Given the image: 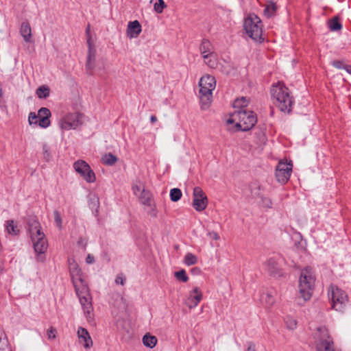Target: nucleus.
Listing matches in <instances>:
<instances>
[{
	"label": "nucleus",
	"instance_id": "1",
	"mask_svg": "<svg viewBox=\"0 0 351 351\" xmlns=\"http://www.w3.org/2000/svg\"><path fill=\"white\" fill-rule=\"evenodd\" d=\"M28 232L33 243L34 252L36 254V260L43 263L45 260V253L48 247V243L45 234L43 231L40 223L34 218L28 221Z\"/></svg>",
	"mask_w": 351,
	"mask_h": 351
},
{
	"label": "nucleus",
	"instance_id": "2",
	"mask_svg": "<svg viewBox=\"0 0 351 351\" xmlns=\"http://www.w3.org/2000/svg\"><path fill=\"white\" fill-rule=\"evenodd\" d=\"M274 104L282 112L289 113L291 111L294 100L287 87L278 82L273 85L271 89Z\"/></svg>",
	"mask_w": 351,
	"mask_h": 351
},
{
	"label": "nucleus",
	"instance_id": "3",
	"mask_svg": "<svg viewBox=\"0 0 351 351\" xmlns=\"http://www.w3.org/2000/svg\"><path fill=\"white\" fill-rule=\"evenodd\" d=\"M257 121L256 114L253 111L239 110L234 111L227 119L228 124L236 123L237 128L242 131H247L252 128Z\"/></svg>",
	"mask_w": 351,
	"mask_h": 351
},
{
	"label": "nucleus",
	"instance_id": "4",
	"mask_svg": "<svg viewBox=\"0 0 351 351\" xmlns=\"http://www.w3.org/2000/svg\"><path fill=\"white\" fill-rule=\"evenodd\" d=\"M199 86V93L202 108L203 110H206L211 104L213 91L215 90L216 86V80L213 76L205 75L200 78Z\"/></svg>",
	"mask_w": 351,
	"mask_h": 351
},
{
	"label": "nucleus",
	"instance_id": "5",
	"mask_svg": "<svg viewBox=\"0 0 351 351\" xmlns=\"http://www.w3.org/2000/svg\"><path fill=\"white\" fill-rule=\"evenodd\" d=\"M315 276L310 267H306L301 271L299 278V293L304 301L311 299L314 289Z\"/></svg>",
	"mask_w": 351,
	"mask_h": 351
},
{
	"label": "nucleus",
	"instance_id": "6",
	"mask_svg": "<svg viewBox=\"0 0 351 351\" xmlns=\"http://www.w3.org/2000/svg\"><path fill=\"white\" fill-rule=\"evenodd\" d=\"M84 118L81 112H68L59 119L58 124L62 131L76 130L84 124Z\"/></svg>",
	"mask_w": 351,
	"mask_h": 351
},
{
	"label": "nucleus",
	"instance_id": "7",
	"mask_svg": "<svg viewBox=\"0 0 351 351\" xmlns=\"http://www.w3.org/2000/svg\"><path fill=\"white\" fill-rule=\"evenodd\" d=\"M244 29L247 34L252 40L261 42L262 38V24L261 21L256 15L250 14L244 21Z\"/></svg>",
	"mask_w": 351,
	"mask_h": 351
},
{
	"label": "nucleus",
	"instance_id": "8",
	"mask_svg": "<svg viewBox=\"0 0 351 351\" xmlns=\"http://www.w3.org/2000/svg\"><path fill=\"white\" fill-rule=\"evenodd\" d=\"M317 351H335L333 341L324 326L318 327L314 334Z\"/></svg>",
	"mask_w": 351,
	"mask_h": 351
},
{
	"label": "nucleus",
	"instance_id": "9",
	"mask_svg": "<svg viewBox=\"0 0 351 351\" xmlns=\"http://www.w3.org/2000/svg\"><path fill=\"white\" fill-rule=\"evenodd\" d=\"M73 168L87 182L92 183L95 181V173L86 161L82 160L75 161Z\"/></svg>",
	"mask_w": 351,
	"mask_h": 351
},
{
	"label": "nucleus",
	"instance_id": "10",
	"mask_svg": "<svg viewBox=\"0 0 351 351\" xmlns=\"http://www.w3.org/2000/svg\"><path fill=\"white\" fill-rule=\"evenodd\" d=\"M292 172V163L280 161L276 169V177L281 184H285L290 178Z\"/></svg>",
	"mask_w": 351,
	"mask_h": 351
},
{
	"label": "nucleus",
	"instance_id": "11",
	"mask_svg": "<svg viewBox=\"0 0 351 351\" xmlns=\"http://www.w3.org/2000/svg\"><path fill=\"white\" fill-rule=\"evenodd\" d=\"M332 307L336 311H341L343 309L348 302V295L343 290L336 287L332 289Z\"/></svg>",
	"mask_w": 351,
	"mask_h": 351
},
{
	"label": "nucleus",
	"instance_id": "12",
	"mask_svg": "<svg viewBox=\"0 0 351 351\" xmlns=\"http://www.w3.org/2000/svg\"><path fill=\"white\" fill-rule=\"evenodd\" d=\"M193 206L197 211H202L204 210L208 204V199L206 194L202 191V189L196 186L193 189Z\"/></svg>",
	"mask_w": 351,
	"mask_h": 351
},
{
	"label": "nucleus",
	"instance_id": "13",
	"mask_svg": "<svg viewBox=\"0 0 351 351\" xmlns=\"http://www.w3.org/2000/svg\"><path fill=\"white\" fill-rule=\"evenodd\" d=\"M203 294L201 289L195 287L189 292L188 296L184 301V304L192 309L196 307L202 300Z\"/></svg>",
	"mask_w": 351,
	"mask_h": 351
},
{
	"label": "nucleus",
	"instance_id": "14",
	"mask_svg": "<svg viewBox=\"0 0 351 351\" xmlns=\"http://www.w3.org/2000/svg\"><path fill=\"white\" fill-rule=\"evenodd\" d=\"M264 269L273 277H279L282 276V272L280 266L274 258H269L264 263Z\"/></svg>",
	"mask_w": 351,
	"mask_h": 351
},
{
	"label": "nucleus",
	"instance_id": "15",
	"mask_svg": "<svg viewBox=\"0 0 351 351\" xmlns=\"http://www.w3.org/2000/svg\"><path fill=\"white\" fill-rule=\"evenodd\" d=\"M91 299L90 294L79 298L80 302L88 322L93 319L92 312L93 311V308L91 303Z\"/></svg>",
	"mask_w": 351,
	"mask_h": 351
},
{
	"label": "nucleus",
	"instance_id": "16",
	"mask_svg": "<svg viewBox=\"0 0 351 351\" xmlns=\"http://www.w3.org/2000/svg\"><path fill=\"white\" fill-rule=\"evenodd\" d=\"M88 52L87 56V60L86 63V69L91 73L95 67V58H96V49L95 47L88 39Z\"/></svg>",
	"mask_w": 351,
	"mask_h": 351
},
{
	"label": "nucleus",
	"instance_id": "17",
	"mask_svg": "<svg viewBox=\"0 0 351 351\" xmlns=\"http://www.w3.org/2000/svg\"><path fill=\"white\" fill-rule=\"evenodd\" d=\"M51 115L50 110L47 108H41L38 112L39 117L38 125L42 128H46L51 124L49 118Z\"/></svg>",
	"mask_w": 351,
	"mask_h": 351
},
{
	"label": "nucleus",
	"instance_id": "18",
	"mask_svg": "<svg viewBox=\"0 0 351 351\" xmlns=\"http://www.w3.org/2000/svg\"><path fill=\"white\" fill-rule=\"evenodd\" d=\"M77 337L80 343L84 344L86 349H88L93 346V341L88 330L82 327H79L77 329Z\"/></svg>",
	"mask_w": 351,
	"mask_h": 351
},
{
	"label": "nucleus",
	"instance_id": "19",
	"mask_svg": "<svg viewBox=\"0 0 351 351\" xmlns=\"http://www.w3.org/2000/svg\"><path fill=\"white\" fill-rule=\"evenodd\" d=\"M141 32V25L138 21L130 22L128 25L127 34L130 38H136Z\"/></svg>",
	"mask_w": 351,
	"mask_h": 351
},
{
	"label": "nucleus",
	"instance_id": "20",
	"mask_svg": "<svg viewBox=\"0 0 351 351\" xmlns=\"http://www.w3.org/2000/svg\"><path fill=\"white\" fill-rule=\"evenodd\" d=\"M69 271L73 282L82 279V271L74 260L69 261Z\"/></svg>",
	"mask_w": 351,
	"mask_h": 351
},
{
	"label": "nucleus",
	"instance_id": "21",
	"mask_svg": "<svg viewBox=\"0 0 351 351\" xmlns=\"http://www.w3.org/2000/svg\"><path fill=\"white\" fill-rule=\"evenodd\" d=\"M75 292L78 298L89 295V291L87 285L84 282L83 279L75 280L73 282Z\"/></svg>",
	"mask_w": 351,
	"mask_h": 351
},
{
	"label": "nucleus",
	"instance_id": "22",
	"mask_svg": "<svg viewBox=\"0 0 351 351\" xmlns=\"http://www.w3.org/2000/svg\"><path fill=\"white\" fill-rule=\"evenodd\" d=\"M199 51L203 58H206L207 56L215 52L213 46L208 40H202L199 46Z\"/></svg>",
	"mask_w": 351,
	"mask_h": 351
},
{
	"label": "nucleus",
	"instance_id": "23",
	"mask_svg": "<svg viewBox=\"0 0 351 351\" xmlns=\"http://www.w3.org/2000/svg\"><path fill=\"white\" fill-rule=\"evenodd\" d=\"M20 34L23 36L26 43H30L32 38V29L28 22H23L21 28Z\"/></svg>",
	"mask_w": 351,
	"mask_h": 351
},
{
	"label": "nucleus",
	"instance_id": "24",
	"mask_svg": "<svg viewBox=\"0 0 351 351\" xmlns=\"http://www.w3.org/2000/svg\"><path fill=\"white\" fill-rule=\"evenodd\" d=\"M261 303L267 308L271 307L275 303V297L271 291L263 293L261 298Z\"/></svg>",
	"mask_w": 351,
	"mask_h": 351
},
{
	"label": "nucleus",
	"instance_id": "25",
	"mask_svg": "<svg viewBox=\"0 0 351 351\" xmlns=\"http://www.w3.org/2000/svg\"><path fill=\"white\" fill-rule=\"evenodd\" d=\"M139 201L143 205H147L153 201V197L152 193L145 189H143L141 193L138 195Z\"/></svg>",
	"mask_w": 351,
	"mask_h": 351
},
{
	"label": "nucleus",
	"instance_id": "26",
	"mask_svg": "<svg viewBox=\"0 0 351 351\" xmlns=\"http://www.w3.org/2000/svg\"><path fill=\"white\" fill-rule=\"evenodd\" d=\"M157 338L155 336L147 333L143 337V344L148 348H153L157 343Z\"/></svg>",
	"mask_w": 351,
	"mask_h": 351
},
{
	"label": "nucleus",
	"instance_id": "27",
	"mask_svg": "<svg viewBox=\"0 0 351 351\" xmlns=\"http://www.w3.org/2000/svg\"><path fill=\"white\" fill-rule=\"evenodd\" d=\"M203 59L204 60L205 64L210 68L215 69L217 66L218 60L215 52L210 53V55L207 56L206 58Z\"/></svg>",
	"mask_w": 351,
	"mask_h": 351
},
{
	"label": "nucleus",
	"instance_id": "28",
	"mask_svg": "<svg viewBox=\"0 0 351 351\" xmlns=\"http://www.w3.org/2000/svg\"><path fill=\"white\" fill-rule=\"evenodd\" d=\"M117 161V158L111 153L106 154L101 157V162L104 165H113Z\"/></svg>",
	"mask_w": 351,
	"mask_h": 351
},
{
	"label": "nucleus",
	"instance_id": "29",
	"mask_svg": "<svg viewBox=\"0 0 351 351\" xmlns=\"http://www.w3.org/2000/svg\"><path fill=\"white\" fill-rule=\"evenodd\" d=\"M249 104V99L245 97L238 98L234 100L233 106L234 108H239L240 110H244L243 108L246 107Z\"/></svg>",
	"mask_w": 351,
	"mask_h": 351
},
{
	"label": "nucleus",
	"instance_id": "30",
	"mask_svg": "<svg viewBox=\"0 0 351 351\" xmlns=\"http://www.w3.org/2000/svg\"><path fill=\"white\" fill-rule=\"evenodd\" d=\"M183 263L187 266L193 265L197 263V257L195 254L188 252L184 256Z\"/></svg>",
	"mask_w": 351,
	"mask_h": 351
},
{
	"label": "nucleus",
	"instance_id": "31",
	"mask_svg": "<svg viewBox=\"0 0 351 351\" xmlns=\"http://www.w3.org/2000/svg\"><path fill=\"white\" fill-rule=\"evenodd\" d=\"M6 230L8 234L12 235H16L19 232V230L17 226L14 224L13 220H10L6 222L5 225Z\"/></svg>",
	"mask_w": 351,
	"mask_h": 351
},
{
	"label": "nucleus",
	"instance_id": "32",
	"mask_svg": "<svg viewBox=\"0 0 351 351\" xmlns=\"http://www.w3.org/2000/svg\"><path fill=\"white\" fill-rule=\"evenodd\" d=\"M328 27L331 31H339L341 29L342 25L339 21L338 17H334L328 22Z\"/></svg>",
	"mask_w": 351,
	"mask_h": 351
},
{
	"label": "nucleus",
	"instance_id": "33",
	"mask_svg": "<svg viewBox=\"0 0 351 351\" xmlns=\"http://www.w3.org/2000/svg\"><path fill=\"white\" fill-rule=\"evenodd\" d=\"M49 88L47 86H41L36 90L38 97L45 99L49 95Z\"/></svg>",
	"mask_w": 351,
	"mask_h": 351
},
{
	"label": "nucleus",
	"instance_id": "34",
	"mask_svg": "<svg viewBox=\"0 0 351 351\" xmlns=\"http://www.w3.org/2000/svg\"><path fill=\"white\" fill-rule=\"evenodd\" d=\"M169 195H170L171 200L172 202H176L180 199V198L182 197V191H180V189H177V188H173L170 190Z\"/></svg>",
	"mask_w": 351,
	"mask_h": 351
},
{
	"label": "nucleus",
	"instance_id": "35",
	"mask_svg": "<svg viewBox=\"0 0 351 351\" xmlns=\"http://www.w3.org/2000/svg\"><path fill=\"white\" fill-rule=\"evenodd\" d=\"M276 10V5L273 3H269L266 5L264 10V14L267 17H271L274 14Z\"/></svg>",
	"mask_w": 351,
	"mask_h": 351
},
{
	"label": "nucleus",
	"instance_id": "36",
	"mask_svg": "<svg viewBox=\"0 0 351 351\" xmlns=\"http://www.w3.org/2000/svg\"><path fill=\"white\" fill-rule=\"evenodd\" d=\"M132 189L134 194L138 196L139 193H141V191L143 189H145V188L143 186L142 182H141L140 180H136V182L133 184Z\"/></svg>",
	"mask_w": 351,
	"mask_h": 351
},
{
	"label": "nucleus",
	"instance_id": "37",
	"mask_svg": "<svg viewBox=\"0 0 351 351\" xmlns=\"http://www.w3.org/2000/svg\"><path fill=\"white\" fill-rule=\"evenodd\" d=\"M145 206L148 208L147 213L149 215L152 217H156L157 216L158 211L154 200Z\"/></svg>",
	"mask_w": 351,
	"mask_h": 351
},
{
	"label": "nucleus",
	"instance_id": "38",
	"mask_svg": "<svg viewBox=\"0 0 351 351\" xmlns=\"http://www.w3.org/2000/svg\"><path fill=\"white\" fill-rule=\"evenodd\" d=\"M39 117L38 114L34 112H31L28 116V122L30 125H38Z\"/></svg>",
	"mask_w": 351,
	"mask_h": 351
},
{
	"label": "nucleus",
	"instance_id": "39",
	"mask_svg": "<svg viewBox=\"0 0 351 351\" xmlns=\"http://www.w3.org/2000/svg\"><path fill=\"white\" fill-rule=\"evenodd\" d=\"M175 276L178 280L184 282H187L189 280V278L186 274V271L184 269L175 272Z\"/></svg>",
	"mask_w": 351,
	"mask_h": 351
},
{
	"label": "nucleus",
	"instance_id": "40",
	"mask_svg": "<svg viewBox=\"0 0 351 351\" xmlns=\"http://www.w3.org/2000/svg\"><path fill=\"white\" fill-rule=\"evenodd\" d=\"M285 324L288 329L293 330L297 327V321L292 317H287Z\"/></svg>",
	"mask_w": 351,
	"mask_h": 351
},
{
	"label": "nucleus",
	"instance_id": "41",
	"mask_svg": "<svg viewBox=\"0 0 351 351\" xmlns=\"http://www.w3.org/2000/svg\"><path fill=\"white\" fill-rule=\"evenodd\" d=\"M166 7V5L163 0H158V2H156L154 4V10L157 13H162L163 11V9Z\"/></svg>",
	"mask_w": 351,
	"mask_h": 351
},
{
	"label": "nucleus",
	"instance_id": "42",
	"mask_svg": "<svg viewBox=\"0 0 351 351\" xmlns=\"http://www.w3.org/2000/svg\"><path fill=\"white\" fill-rule=\"evenodd\" d=\"M261 204L263 208H271L272 207L271 200L267 197H261Z\"/></svg>",
	"mask_w": 351,
	"mask_h": 351
},
{
	"label": "nucleus",
	"instance_id": "43",
	"mask_svg": "<svg viewBox=\"0 0 351 351\" xmlns=\"http://www.w3.org/2000/svg\"><path fill=\"white\" fill-rule=\"evenodd\" d=\"M53 215H54V220H55V223H56V226L59 228H61L62 223V216H61L60 213L58 210H54Z\"/></svg>",
	"mask_w": 351,
	"mask_h": 351
},
{
	"label": "nucleus",
	"instance_id": "44",
	"mask_svg": "<svg viewBox=\"0 0 351 351\" xmlns=\"http://www.w3.org/2000/svg\"><path fill=\"white\" fill-rule=\"evenodd\" d=\"M56 329L53 327L49 328L47 331V337L49 339H55L56 338Z\"/></svg>",
	"mask_w": 351,
	"mask_h": 351
},
{
	"label": "nucleus",
	"instance_id": "45",
	"mask_svg": "<svg viewBox=\"0 0 351 351\" xmlns=\"http://www.w3.org/2000/svg\"><path fill=\"white\" fill-rule=\"evenodd\" d=\"M43 152L45 158H46L47 160H49V158H50V150H49V147L47 144H44L43 145Z\"/></svg>",
	"mask_w": 351,
	"mask_h": 351
},
{
	"label": "nucleus",
	"instance_id": "46",
	"mask_svg": "<svg viewBox=\"0 0 351 351\" xmlns=\"http://www.w3.org/2000/svg\"><path fill=\"white\" fill-rule=\"evenodd\" d=\"M125 282V278L122 274H119L117 276L115 279V282L117 285H124Z\"/></svg>",
	"mask_w": 351,
	"mask_h": 351
},
{
	"label": "nucleus",
	"instance_id": "47",
	"mask_svg": "<svg viewBox=\"0 0 351 351\" xmlns=\"http://www.w3.org/2000/svg\"><path fill=\"white\" fill-rule=\"evenodd\" d=\"M208 236L212 240L217 241L219 239V235L216 232H214V231L209 232L208 233Z\"/></svg>",
	"mask_w": 351,
	"mask_h": 351
},
{
	"label": "nucleus",
	"instance_id": "48",
	"mask_svg": "<svg viewBox=\"0 0 351 351\" xmlns=\"http://www.w3.org/2000/svg\"><path fill=\"white\" fill-rule=\"evenodd\" d=\"M95 261V258H94V256H92L91 254H88L86 258V262L87 264H92Z\"/></svg>",
	"mask_w": 351,
	"mask_h": 351
},
{
	"label": "nucleus",
	"instance_id": "49",
	"mask_svg": "<svg viewBox=\"0 0 351 351\" xmlns=\"http://www.w3.org/2000/svg\"><path fill=\"white\" fill-rule=\"evenodd\" d=\"M158 121L157 117L155 115H152L150 117V121L152 123H154Z\"/></svg>",
	"mask_w": 351,
	"mask_h": 351
},
{
	"label": "nucleus",
	"instance_id": "50",
	"mask_svg": "<svg viewBox=\"0 0 351 351\" xmlns=\"http://www.w3.org/2000/svg\"><path fill=\"white\" fill-rule=\"evenodd\" d=\"M333 65L337 68H341V62L339 61L334 62Z\"/></svg>",
	"mask_w": 351,
	"mask_h": 351
},
{
	"label": "nucleus",
	"instance_id": "51",
	"mask_svg": "<svg viewBox=\"0 0 351 351\" xmlns=\"http://www.w3.org/2000/svg\"><path fill=\"white\" fill-rule=\"evenodd\" d=\"M247 351H256L255 346L254 345H250L248 346Z\"/></svg>",
	"mask_w": 351,
	"mask_h": 351
},
{
	"label": "nucleus",
	"instance_id": "52",
	"mask_svg": "<svg viewBox=\"0 0 351 351\" xmlns=\"http://www.w3.org/2000/svg\"><path fill=\"white\" fill-rule=\"evenodd\" d=\"M344 69L348 73L351 75V66H346Z\"/></svg>",
	"mask_w": 351,
	"mask_h": 351
}]
</instances>
